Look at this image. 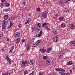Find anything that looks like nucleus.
Here are the masks:
<instances>
[{"instance_id":"nucleus-12","label":"nucleus","mask_w":75,"mask_h":75,"mask_svg":"<svg viewBox=\"0 0 75 75\" xmlns=\"http://www.w3.org/2000/svg\"><path fill=\"white\" fill-rule=\"evenodd\" d=\"M8 15H6L4 16V18L5 20H7L8 19Z\"/></svg>"},{"instance_id":"nucleus-15","label":"nucleus","mask_w":75,"mask_h":75,"mask_svg":"<svg viewBox=\"0 0 75 75\" xmlns=\"http://www.w3.org/2000/svg\"><path fill=\"white\" fill-rule=\"evenodd\" d=\"M38 45V44H36V43H33V47H37Z\"/></svg>"},{"instance_id":"nucleus-62","label":"nucleus","mask_w":75,"mask_h":75,"mask_svg":"<svg viewBox=\"0 0 75 75\" xmlns=\"http://www.w3.org/2000/svg\"><path fill=\"white\" fill-rule=\"evenodd\" d=\"M2 75H7V74H6L5 73H4L2 74Z\"/></svg>"},{"instance_id":"nucleus-60","label":"nucleus","mask_w":75,"mask_h":75,"mask_svg":"<svg viewBox=\"0 0 75 75\" xmlns=\"http://www.w3.org/2000/svg\"><path fill=\"white\" fill-rule=\"evenodd\" d=\"M24 5H25L26 4V2H24L23 3Z\"/></svg>"},{"instance_id":"nucleus-31","label":"nucleus","mask_w":75,"mask_h":75,"mask_svg":"<svg viewBox=\"0 0 75 75\" xmlns=\"http://www.w3.org/2000/svg\"><path fill=\"white\" fill-rule=\"evenodd\" d=\"M58 16V14H55L54 17H55V18H57Z\"/></svg>"},{"instance_id":"nucleus-16","label":"nucleus","mask_w":75,"mask_h":75,"mask_svg":"<svg viewBox=\"0 0 75 75\" xmlns=\"http://www.w3.org/2000/svg\"><path fill=\"white\" fill-rule=\"evenodd\" d=\"M63 20H64V17L61 16L59 17V21H63Z\"/></svg>"},{"instance_id":"nucleus-53","label":"nucleus","mask_w":75,"mask_h":75,"mask_svg":"<svg viewBox=\"0 0 75 75\" xmlns=\"http://www.w3.org/2000/svg\"><path fill=\"white\" fill-rule=\"evenodd\" d=\"M61 74V75H65V73H62Z\"/></svg>"},{"instance_id":"nucleus-36","label":"nucleus","mask_w":75,"mask_h":75,"mask_svg":"<svg viewBox=\"0 0 75 75\" xmlns=\"http://www.w3.org/2000/svg\"><path fill=\"white\" fill-rule=\"evenodd\" d=\"M10 25H12H12H13V24L12 23L11 21H10Z\"/></svg>"},{"instance_id":"nucleus-35","label":"nucleus","mask_w":75,"mask_h":75,"mask_svg":"<svg viewBox=\"0 0 75 75\" xmlns=\"http://www.w3.org/2000/svg\"><path fill=\"white\" fill-rule=\"evenodd\" d=\"M34 71H33L30 74V75H34Z\"/></svg>"},{"instance_id":"nucleus-32","label":"nucleus","mask_w":75,"mask_h":75,"mask_svg":"<svg viewBox=\"0 0 75 75\" xmlns=\"http://www.w3.org/2000/svg\"><path fill=\"white\" fill-rule=\"evenodd\" d=\"M64 11L66 13H69V10H65Z\"/></svg>"},{"instance_id":"nucleus-20","label":"nucleus","mask_w":75,"mask_h":75,"mask_svg":"<svg viewBox=\"0 0 75 75\" xmlns=\"http://www.w3.org/2000/svg\"><path fill=\"white\" fill-rule=\"evenodd\" d=\"M40 42H41V40H39L36 42V43H37V44L38 45L40 43Z\"/></svg>"},{"instance_id":"nucleus-48","label":"nucleus","mask_w":75,"mask_h":75,"mask_svg":"<svg viewBox=\"0 0 75 75\" xmlns=\"http://www.w3.org/2000/svg\"><path fill=\"white\" fill-rule=\"evenodd\" d=\"M41 25V23H39L38 24H36V25H38V26L39 25Z\"/></svg>"},{"instance_id":"nucleus-63","label":"nucleus","mask_w":75,"mask_h":75,"mask_svg":"<svg viewBox=\"0 0 75 75\" xmlns=\"http://www.w3.org/2000/svg\"><path fill=\"white\" fill-rule=\"evenodd\" d=\"M31 63L32 65H33V64H34V63H33V62H31Z\"/></svg>"},{"instance_id":"nucleus-43","label":"nucleus","mask_w":75,"mask_h":75,"mask_svg":"<svg viewBox=\"0 0 75 75\" xmlns=\"http://www.w3.org/2000/svg\"><path fill=\"white\" fill-rule=\"evenodd\" d=\"M12 26L10 25L8 27V28H10Z\"/></svg>"},{"instance_id":"nucleus-24","label":"nucleus","mask_w":75,"mask_h":75,"mask_svg":"<svg viewBox=\"0 0 75 75\" xmlns=\"http://www.w3.org/2000/svg\"><path fill=\"white\" fill-rule=\"evenodd\" d=\"M74 27H75V26H74V25L73 24L71 25L70 27L71 29H74Z\"/></svg>"},{"instance_id":"nucleus-5","label":"nucleus","mask_w":75,"mask_h":75,"mask_svg":"<svg viewBox=\"0 0 75 75\" xmlns=\"http://www.w3.org/2000/svg\"><path fill=\"white\" fill-rule=\"evenodd\" d=\"M27 62V60H26L25 62L24 61H23L22 62V64L23 65H25L26 64V63Z\"/></svg>"},{"instance_id":"nucleus-50","label":"nucleus","mask_w":75,"mask_h":75,"mask_svg":"<svg viewBox=\"0 0 75 75\" xmlns=\"http://www.w3.org/2000/svg\"><path fill=\"white\" fill-rule=\"evenodd\" d=\"M24 2L26 3H27L28 2V0H24Z\"/></svg>"},{"instance_id":"nucleus-10","label":"nucleus","mask_w":75,"mask_h":75,"mask_svg":"<svg viewBox=\"0 0 75 75\" xmlns=\"http://www.w3.org/2000/svg\"><path fill=\"white\" fill-rule=\"evenodd\" d=\"M62 55H59L58 56V58L59 59H62Z\"/></svg>"},{"instance_id":"nucleus-34","label":"nucleus","mask_w":75,"mask_h":75,"mask_svg":"<svg viewBox=\"0 0 75 75\" xmlns=\"http://www.w3.org/2000/svg\"><path fill=\"white\" fill-rule=\"evenodd\" d=\"M8 62L9 65H11V60H9Z\"/></svg>"},{"instance_id":"nucleus-11","label":"nucleus","mask_w":75,"mask_h":75,"mask_svg":"<svg viewBox=\"0 0 75 75\" xmlns=\"http://www.w3.org/2000/svg\"><path fill=\"white\" fill-rule=\"evenodd\" d=\"M42 30H41L40 31V32L38 34V37H40L41 35H42Z\"/></svg>"},{"instance_id":"nucleus-2","label":"nucleus","mask_w":75,"mask_h":75,"mask_svg":"<svg viewBox=\"0 0 75 75\" xmlns=\"http://www.w3.org/2000/svg\"><path fill=\"white\" fill-rule=\"evenodd\" d=\"M54 42H57L58 41V38L57 37V36H56L54 38Z\"/></svg>"},{"instance_id":"nucleus-1","label":"nucleus","mask_w":75,"mask_h":75,"mask_svg":"<svg viewBox=\"0 0 75 75\" xmlns=\"http://www.w3.org/2000/svg\"><path fill=\"white\" fill-rule=\"evenodd\" d=\"M51 64V60L49 59H47L46 61V64L47 65H49Z\"/></svg>"},{"instance_id":"nucleus-44","label":"nucleus","mask_w":75,"mask_h":75,"mask_svg":"<svg viewBox=\"0 0 75 75\" xmlns=\"http://www.w3.org/2000/svg\"><path fill=\"white\" fill-rule=\"evenodd\" d=\"M13 52L12 50H11L9 51V53H12Z\"/></svg>"},{"instance_id":"nucleus-29","label":"nucleus","mask_w":75,"mask_h":75,"mask_svg":"<svg viewBox=\"0 0 75 75\" xmlns=\"http://www.w3.org/2000/svg\"><path fill=\"white\" fill-rule=\"evenodd\" d=\"M43 58L45 60V59H47V57L46 56H44L43 57Z\"/></svg>"},{"instance_id":"nucleus-49","label":"nucleus","mask_w":75,"mask_h":75,"mask_svg":"<svg viewBox=\"0 0 75 75\" xmlns=\"http://www.w3.org/2000/svg\"><path fill=\"white\" fill-rule=\"evenodd\" d=\"M26 50H27L28 51L30 50V47H27L26 48Z\"/></svg>"},{"instance_id":"nucleus-25","label":"nucleus","mask_w":75,"mask_h":75,"mask_svg":"<svg viewBox=\"0 0 75 75\" xmlns=\"http://www.w3.org/2000/svg\"><path fill=\"white\" fill-rule=\"evenodd\" d=\"M2 29L3 30V29H4L5 28H6V25H3L2 24Z\"/></svg>"},{"instance_id":"nucleus-54","label":"nucleus","mask_w":75,"mask_h":75,"mask_svg":"<svg viewBox=\"0 0 75 75\" xmlns=\"http://www.w3.org/2000/svg\"><path fill=\"white\" fill-rule=\"evenodd\" d=\"M68 1L67 0H66L65 1V3H68Z\"/></svg>"},{"instance_id":"nucleus-42","label":"nucleus","mask_w":75,"mask_h":75,"mask_svg":"<svg viewBox=\"0 0 75 75\" xmlns=\"http://www.w3.org/2000/svg\"><path fill=\"white\" fill-rule=\"evenodd\" d=\"M1 50L2 52H4V51H5V49H4V48H3L1 49Z\"/></svg>"},{"instance_id":"nucleus-4","label":"nucleus","mask_w":75,"mask_h":75,"mask_svg":"<svg viewBox=\"0 0 75 75\" xmlns=\"http://www.w3.org/2000/svg\"><path fill=\"white\" fill-rule=\"evenodd\" d=\"M40 51L42 52V53H45L46 51V49H40Z\"/></svg>"},{"instance_id":"nucleus-40","label":"nucleus","mask_w":75,"mask_h":75,"mask_svg":"<svg viewBox=\"0 0 75 75\" xmlns=\"http://www.w3.org/2000/svg\"><path fill=\"white\" fill-rule=\"evenodd\" d=\"M27 47L28 48H30V47H31V45H30L28 44L27 45Z\"/></svg>"},{"instance_id":"nucleus-8","label":"nucleus","mask_w":75,"mask_h":75,"mask_svg":"<svg viewBox=\"0 0 75 75\" xmlns=\"http://www.w3.org/2000/svg\"><path fill=\"white\" fill-rule=\"evenodd\" d=\"M21 39L20 38H17L16 40V43H19L20 41V40Z\"/></svg>"},{"instance_id":"nucleus-37","label":"nucleus","mask_w":75,"mask_h":75,"mask_svg":"<svg viewBox=\"0 0 75 75\" xmlns=\"http://www.w3.org/2000/svg\"><path fill=\"white\" fill-rule=\"evenodd\" d=\"M57 31L56 30H54L53 32V33L54 34H57Z\"/></svg>"},{"instance_id":"nucleus-56","label":"nucleus","mask_w":75,"mask_h":75,"mask_svg":"<svg viewBox=\"0 0 75 75\" xmlns=\"http://www.w3.org/2000/svg\"><path fill=\"white\" fill-rule=\"evenodd\" d=\"M50 52V51H49L48 50H47V53H49Z\"/></svg>"},{"instance_id":"nucleus-46","label":"nucleus","mask_w":75,"mask_h":75,"mask_svg":"<svg viewBox=\"0 0 75 75\" xmlns=\"http://www.w3.org/2000/svg\"><path fill=\"white\" fill-rule=\"evenodd\" d=\"M74 42H75V41H71L70 42L71 43V44H74Z\"/></svg>"},{"instance_id":"nucleus-52","label":"nucleus","mask_w":75,"mask_h":75,"mask_svg":"<svg viewBox=\"0 0 75 75\" xmlns=\"http://www.w3.org/2000/svg\"><path fill=\"white\" fill-rule=\"evenodd\" d=\"M4 11H6V12H7V11H8V10H7V9H5L4 10Z\"/></svg>"},{"instance_id":"nucleus-41","label":"nucleus","mask_w":75,"mask_h":75,"mask_svg":"<svg viewBox=\"0 0 75 75\" xmlns=\"http://www.w3.org/2000/svg\"><path fill=\"white\" fill-rule=\"evenodd\" d=\"M22 42H25V39H23L22 40Z\"/></svg>"},{"instance_id":"nucleus-38","label":"nucleus","mask_w":75,"mask_h":75,"mask_svg":"<svg viewBox=\"0 0 75 75\" xmlns=\"http://www.w3.org/2000/svg\"><path fill=\"white\" fill-rule=\"evenodd\" d=\"M21 27H22V25H21V24H19L18 25V27L19 28H21Z\"/></svg>"},{"instance_id":"nucleus-18","label":"nucleus","mask_w":75,"mask_h":75,"mask_svg":"<svg viewBox=\"0 0 75 75\" xmlns=\"http://www.w3.org/2000/svg\"><path fill=\"white\" fill-rule=\"evenodd\" d=\"M61 27L62 28H64L65 27V23H62L61 24Z\"/></svg>"},{"instance_id":"nucleus-55","label":"nucleus","mask_w":75,"mask_h":75,"mask_svg":"<svg viewBox=\"0 0 75 75\" xmlns=\"http://www.w3.org/2000/svg\"><path fill=\"white\" fill-rule=\"evenodd\" d=\"M2 3H3L4 2V1H5V0H1V1Z\"/></svg>"},{"instance_id":"nucleus-26","label":"nucleus","mask_w":75,"mask_h":75,"mask_svg":"<svg viewBox=\"0 0 75 75\" xmlns=\"http://www.w3.org/2000/svg\"><path fill=\"white\" fill-rule=\"evenodd\" d=\"M5 6L6 7H9L10 6V4L7 3L6 4V3H5Z\"/></svg>"},{"instance_id":"nucleus-33","label":"nucleus","mask_w":75,"mask_h":75,"mask_svg":"<svg viewBox=\"0 0 75 75\" xmlns=\"http://www.w3.org/2000/svg\"><path fill=\"white\" fill-rule=\"evenodd\" d=\"M28 73V71L27 70H25V71L24 72V74L25 75H26V74H27Z\"/></svg>"},{"instance_id":"nucleus-39","label":"nucleus","mask_w":75,"mask_h":75,"mask_svg":"<svg viewBox=\"0 0 75 75\" xmlns=\"http://www.w3.org/2000/svg\"><path fill=\"white\" fill-rule=\"evenodd\" d=\"M47 50H48L49 51H51V47H49L47 49Z\"/></svg>"},{"instance_id":"nucleus-13","label":"nucleus","mask_w":75,"mask_h":75,"mask_svg":"<svg viewBox=\"0 0 75 75\" xmlns=\"http://www.w3.org/2000/svg\"><path fill=\"white\" fill-rule=\"evenodd\" d=\"M20 36V33L19 32H17L16 33L15 37H18Z\"/></svg>"},{"instance_id":"nucleus-27","label":"nucleus","mask_w":75,"mask_h":75,"mask_svg":"<svg viewBox=\"0 0 75 75\" xmlns=\"http://www.w3.org/2000/svg\"><path fill=\"white\" fill-rule=\"evenodd\" d=\"M6 21L5 20H3V21L2 23V24L6 25Z\"/></svg>"},{"instance_id":"nucleus-51","label":"nucleus","mask_w":75,"mask_h":75,"mask_svg":"<svg viewBox=\"0 0 75 75\" xmlns=\"http://www.w3.org/2000/svg\"><path fill=\"white\" fill-rule=\"evenodd\" d=\"M14 46H12L11 47V49L12 50H13V49H14Z\"/></svg>"},{"instance_id":"nucleus-14","label":"nucleus","mask_w":75,"mask_h":75,"mask_svg":"<svg viewBox=\"0 0 75 75\" xmlns=\"http://www.w3.org/2000/svg\"><path fill=\"white\" fill-rule=\"evenodd\" d=\"M6 59L7 60V61H10L11 60V59H10V58H9V57H8V56H7L6 57Z\"/></svg>"},{"instance_id":"nucleus-9","label":"nucleus","mask_w":75,"mask_h":75,"mask_svg":"<svg viewBox=\"0 0 75 75\" xmlns=\"http://www.w3.org/2000/svg\"><path fill=\"white\" fill-rule=\"evenodd\" d=\"M72 62L71 61H69V62L67 63V65H72Z\"/></svg>"},{"instance_id":"nucleus-7","label":"nucleus","mask_w":75,"mask_h":75,"mask_svg":"<svg viewBox=\"0 0 75 75\" xmlns=\"http://www.w3.org/2000/svg\"><path fill=\"white\" fill-rule=\"evenodd\" d=\"M45 28L46 29V30H47L48 31H50V28L48 27V26H45Z\"/></svg>"},{"instance_id":"nucleus-58","label":"nucleus","mask_w":75,"mask_h":75,"mask_svg":"<svg viewBox=\"0 0 75 75\" xmlns=\"http://www.w3.org/2000/svg\"><path fill=\"white\" fill-rule=\"evenodd\" d=\"M36 30H37V31H38V30H40V29L38 28H36Z\"/></svg>"},{"instance_id":"nucleus-21","label":"nucleus","mask_w":75,"mask_h":75,"mask_svg":"<svg viewBox=\"0 0 75 75\" xmlns=\"http://www.w3.org/2000/svg\"><path fill=\"white\" fill-rule=\"evenodd\" d=\"M55 69L56 71H60V68H55Z\"/></svg>"},{"instance_id":"nucleus-28","label":"nucleus","mask_w":75,"mask_h":75,"mask_svg":"<svg viewBox=\"0 0 75 75\" xmlns=\"http://www.w3.org/2000/svg\"><path fill=\"white\" fill-rule=\"evenodd\" d=\"M29 23H30V21L28 20H27L25 23V24H29Z\"/></svg>"},{"instance_id":"nucleus-57","label":"nucleus","mask_w":75,"mask_h":75,"mask_svg":"<svg viewBox=\"0 0 75 75\" xmlns=\"http://www.w3.org/2000/svg\"><path fill=\"white\" fill-rule=\"evenodd\" d=\"M26 64H30V62H29V61L27 62Z\"/></svg>"},{"instance_id":"nucleus-61","label":"nucleus","mask_w":75,"mask_h":75,"mask_svg":"<svg viewBox=\"0 0 75 75\" xmlns=\"http://www.w3.org/2000/svg\"><path fill=\"white\" fill-rule=\"evenodd\" d=\"M38 27L40 30V28L41 27V26L40 25H39L38 26Z\"/></svg>"},{"instance_id":"nucleus-23","label":"nucleus","mask_w":75,"mask_h":75,"mask_svg":"<svg viewBox=\"0 0 75 75\" xmlns=\"http://www.w3.org/2000/svg\"><path fill=\"white\" fill-rule=\"evenodd\" d=\"M59 3L60 4H61V5H62V4H64V2H63V1H59Z\"/></svg>"},{"instance_id":"nucleus-3","label":"nucleus","mask_w":75,"mask_h":75,"mask_svg":"<svg viewBox=\"0 0 75 75\" xmlns=\"http://www.w3.org/2000/svg\"><path fill=\"white\" fill-rule=\"evenodd\" d=\"M42 17H44V18H47V15L46 13H44V12H43L42 14Z\"/></svg>"},{"instance_id":"nucleus-6","label":"nucleus","mask_w":75,"mask_h":75,"mask_svg":"<svg viewBox=\"0 0 75 75\" xmlns=\"http://www.w3.org/2000/svg\"><path fill=\"white\" fill-rule=\"evenodd\" d=\"M47 25V23H44L42 24V28H44V27H45V26H46Z\"/></svg>"},{"instance_id":"nucleus-19","label":"nucleus","mask_w":75,"mask_h":75,"mask_svg":"<svg viewBox=\"0 0 75 75\" xmlns=\"http://www.w3.org/2000/svg\"><path fill=\"white\" fill-rule=\"evenodd\" d=\"M43 74H45V73L42 72V71H40L39 72V75H42Z\"/></svg>"},{"instance_id":"nucleus-45","label":"nucleus","mask_w":75,"mask_h":75,"mask_svg":"<svg viewBox=\"0 0 75 75\" xmlns=\"http://www.w3.org/2000/svg\"><path fill=\"white\" fill-rule=\"evenodd\" d=\"M65 74L66 75H70V74L69 73H65Z\"/></svg>"},{"instance_id":"nucleus-22","label":"nucleus","mask_w":75,"mask_h":75,"mask_svg":"<svg viewBox=\"0 0 75 75\" xmlns=\"http://www.w3.org/2000/svg\"><path fill=\"white\" fill-rule=\"evenodd\" d=\"M11 74V73H10V72L9 71H6V75H10V74Z\"/></svg>"},{"instance_id":"nucleus-47","label":"nucleus","mask_w":75,"mask_h":75,"mask_svg":"<svg viewBox=\"0 0 75 75\" xmlns=\"http://www.w3.org/2000/svg\"><path fill=\"white\" fill-rule=\"evenodd\" d=\"M30 62H33V59H31L30 60Z\"/></svg>"},{"instance_id":"nucleus-64","label":"nucleus","mask_w":75,"mask_h":75,"mask_svg":"<svg viewBox=\"0 0 75 75\" xmlns=\"http://www.w3.org/2000/svg\"><path fill=\"white\" fill-rule=\"evenodd\" d=\"M73 45H74V46H75V42H74Z\"/></svg>"},{"instance_id":"nucleus-17","label":"nucleus","mask_w":75,"mask_h":75,"mask_svg":"<svg viewBox=\"0 0 75 75\" xmlns=\"http://www.w3.org/2000/svg\"><path fill=\"white\" fill-rule=\"evenodd\" d=\"M65 70L64 69H62V68H60V72H65Z\"/></svg>"},{"instance_id":"nucleus-30","label":"nucleus","mask_w":75,"mask_h":75,"mask_svg":"<svg viewBox=\"0 0 75 75\" xmlns=\"http://www.w3.org/2000/svg\"><path fill=\"white\" fill-rule=\"evenodd\" d=\"M36 10L37 11H40L41 10V9L40 8H36Z\"/></svg>"},{"instance_id":"nucleus-59","label":"nucleus","mask_w":75,"mask_h":75,"mask_svg":"<svg viewBox=\"0 0 75 75\" xmlns=\"http://www.w3.org/2000/svg\"><path fill=\"white\" fill-rule=\"evenodd\" d=\"M69 71L71 74H72V70H69Z\"/></svg>"}]
</instances>
